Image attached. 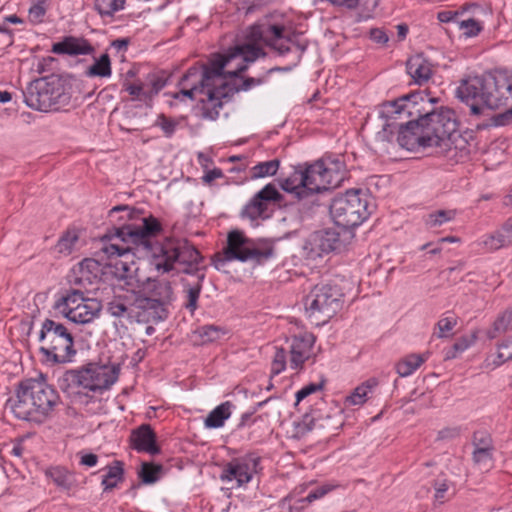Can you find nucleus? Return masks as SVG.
I'll return each mask as SVG.
<instances>
[{"instance_id": "53", "label": "nucleus", "mask_w": 512, "mask_h": 512, "mask_svg": "<svg viewBox=\"0 0 512 512\" xmlns=\"http://www.w3.org/2000/svg\"><path fill=\"white\" fill-rule=\"evenodd\" d=\"M46 13L44 2H38L30 7L29 19L33 23H40Z\"/></svg>"}, {"instance_id": "55", "label": "nucleus", "mask_w": 512, "mask_h": 512, "mask_svg": "<svg viewBox=\"0 0 512 512\" xmlns=\"http://www.w3.org/2000/svg\"><path fill=\"white\" fill-rule=\"evenodd\" d=\"M476 341V335L472 334L471 336H463L456 340L453 344L455 351L459 353L464 352L468 349L474 342Z\"/></svg>"}, {"instance_id": "37", "label": "nucleus", "mask_w": 512, "mask_h": 512, "mask_svg": "<svg viewBox=\"0 0 512 512\" xmlns=\"http://www.w3.org/2000/svg\"><path fill=\"white\" fill-rule=\"evenodd\" d=\"M49 475L54 481V483L63 489L69 490L74 485L75 480L73 475L64 468H52L49 471Z\"/></svg>"}, {"instance_id": "58", "label": "nucleus", "mask_w": 512, "mask_h": 512, "mask_svg": "<svg viewBox=\"0 0 512 512\" xmlns=\"http://www.w3.org/2000/svg\"><path fill=\"white\" fill-rule=\"evenodd\" d=\"M272 41L274 42V44H268V46L277 50L280 55L286 54L287 52L290 51L288 41L283 40V33L279 38H275Z\"/></svg>"}, {"instance_id": "56", "label": "nucleus", "mask_w": 512, "mask_h": 512, "mask_svg": "<svg viewBox=\"0 0 512 512\" xmlns=\"http://www.w3.org/2000/svg\"><path fill=\"white\" fill-rule=\"evenodd\" d=\"M242 62L241 58L237 59V60H234L231 64L229 65H226L224 66V68L222 69V75H221V80H215V84L216 85H220L221 83H225L228 87L229 85L225 82V78L228 76L230 78L232 77H236V75H231L230 74V71H235L237 66ZM241 72H239L237 74V76L240 74Z\"/></svg>"}, {"instance_id": "5", "label": "nucleus", "mask_w": 512, "mask_h": 512, "mask_svg": "<svg viewBox=\"0 0 512 512\" xmlns=\"http://www.w3.org/2000/svg\"><path fill=\"white\" fill-rule=\"evenodd\" d=\"M57 391L45 381L26 379L19 383L15 396L6 402L14 416L20 420L44 423L59 404Z\"/></svg>"}, {"instance_id": "24", "label": "nucleus", "mask_w": 512, "mask_h": 512, "mask_svg": "<svg viewBox=\"0 0 512 512\" xmlns=\"http://www.w3.org/2000/svg\"><path fill=\"white\" fill-rule=\"evenodd\" d=\"M51 51L55 54L76 56L91 54L94 52V48L85 39L66 37L64 40L54 43Z\"/></svg>"}, {"instance_id": "62", "label": "nucleus", "mask_w": 512, "mask_h": 512, "mask_svg": "<svg viewBox=\"0 0 512 512\" xmlns=\"http://www.w3.org/2000/svg\"><path fill=\"white\" fill-rule=\"evenodd\" d=\"M512 121V109L506 111L505 113L498 114L494 117V124L496 126H503Z\"/></svg>"}, {"instance_id": "19", "label": "nucleus", "mask_w": 512, "mask_h": 512, "mask_svg": "<svg viewBox=\"0 0 512 512\" xmlns=\"http://www.w3.org/2000/svg\"><path fill=\"white\" fill-rule=\"evenodd\" d=\"M281 188L294 195L298 200L304 199L312 194L319 193L316 178L312 172V165L306 168L298 167L294 172L281 182Z\"/></svg>"}, {"instance_id": "29", "label": "nucleus", "mask_w": 512, "mask_h": 512, "mask_svg": "<svg viewBox=\"0 0 512 512\" xmlns=\"http://www.w3.org/2000/svg\"><path fill=\"white\" fill-rule=\"evenodd\" d=\"M112 74L111 61L107 53L95 58L94 63L87 69L88 77H110Z\"/></svg>"}, {"instance_id": "38", "label": "nucleus", "mask_w": 512, "mask_h": 512, "mask_svg": "<svg viewBox=\"0 0 512 512\" xmlns=\"http://www.w3.org/2000/svg\"><path fill=\"white\" fill-rule=\"evenodd\" d=\"M433 487L435 504H443L454 495V490L451 489L450 484L446 479L435 480Z\"/></svg>"}, {"instance_id": "30", "label": "nucleus", "mask_w": 512, "mask_h": 512, "mask_svg": "<svg viewBox=\"0 0 512 512\" xmlns=\"http://www.w3.org/2000/svg\"><path fill=\"white\" fill-rule=\"evenodd\" d=\"M124 469L121 461H114L112 466L108 467L107 473L103 476L102 485L104 491L112 490L123 480Z\"/></svg>"}, {"instance_id": "26", "label": "nucleus", "mask_w": 512, "mask_h": 512, "mask_svg": "<svg viewBox=\"0 0 512 512\" xmlns=\"http://www.w3.org/2000/svg\"><path fill=\"white\" fill-rule=\"evenodd\" d=\"M232 407L233 404L230 401L218 405L205 418V427L210 429L222 427L225 421L231 416Z\"/></svg>"}, {"instance_id": "11", "label": "nucleus", "mask_w": 512, "mask_h": 512, "mask_svg": "<svg viewBox=\"0 0 512 512\" xmlns=\"http://www.w3.org/2000/svg\"><path fill=\"white\" fill-rule=\"evenodd\" d=\"M342 298L336 285L318 284L304 298L305 313L313 324L324 325L341 309Z\"/></svg>"}, {"instance_id": "51", "label": "nucleus", "mask_w": 512, "mask_h": 512, "mask_svg": "<svg viewBox=\"0 0 512 512\" xmlns=\"http://www.w3.org/2000/svg\"><path fill=\"white\" fill-rule=\"evenodd\" d=\"M497 359L496 365L512 360V340H505L498 345Z\"/></svg>"}, {"instance_id": "17", "label": "nucleus", "mask_w": 512, "mask_h": 512, "mask_svg": "<svg viewBox=\"0 0 512 512\" xmlns=\"http://www.w3.org/2000/svg\"><path fill=\"white\" fill-rule=\"evenodd\" d=\"M261 458L254 453L233 458L223 466L220 479L222 481L235 480L238 487L248 484L253 476L262 470Z\"/></svg>"}, {"instance_id": "22", "label": "nucleus", "mask_w": 512, "mask_h": 512, "mask_svg": "<svg viewBox=\"0 0 512 512\" xmlns=\"http://www.w3.org/2000/svg\"><path fill=\"white\" fill-rule=\"evenodd\" d=\"M315 343L312 333H303L294 336L290 343V367L294 370L302 368L306 360L311 356V350Z\"/></svg>"}, {"instance_id": "35", "label": "nucleus", "mask_w": 512, "mask_h": 512, "mask_svg": "<svg viewBox=\"0 0 512 512\" xmlns=\"http://www.w3.org/2000/svg\"><path fill=\"white\" fill-rule=\"evenodd\" d=\"M512 244V235L508 234L504 227L495 233L489 235L487 239L484 241V245L489 250H498L502 247L509 246Z\"/></svg>"}, {"instance_id": "45", "label": "nucleus", "mask_w": 512, "mask_h": 512, "mask_svg": "<svg viewBox=\"0 0 512 512\" xmlns=\"http://www.w3.org/2000/svg\"><path fill=\"white\" fill-rule=\"evenodd\" d=\"M329 420H330L329 416H327L324 419V418H314V417H310L308 415H305L303 417L302 422L299 424L298 427H299V430L302 433H305V432L312 431L315 428H325V427H327L328 425H326L324 423V421H329Z\"/></svg>"}, {"instance_id": "33", "label": "nucleus", "mask_w": 512, "mask_h": 512, "mask_svg": "<svg viewBox=\"0 0 512 512\" xmlns=\"http://www.w3.org/2000/svg\"><path fill=\"white\" fill-rule=\"evenodd\" d=\"M79 240V236L75 230H67L58 240L55 245V251L62 255H70L76 243Z\"/></svg>"}, {"instance_id": "57", "label": "nucleus", "mask_w": 512, "mask_h": 512, "mask_svg": "<svg viewBox=\"0 0 512 512\" xmlns=\"http://www.w3.org/2000/svg\"><path fill=\"white\" fill-rule=\"evenodd\" d=\"M126 91L136 98H148L144 83L142 84H126Z\"/></svg>"}, {"instance_id": "43", "label": "nucleus", "mask_w": 512, "mask_h": 512, "mask_svg": "<svg viewBox=\"0 0 512 512\" xmlns=\"http://www.w3.org/2000/svg\"><path fill=\"white\" fill-rule=\"evenodd\" d=\"M472 458L480 469L488 470L493 464V450L474 449Z\"/></svg>"}, {"instance_id": "60", "label": "nucleus", "mask_w": 512, "mask_h": 512, "mask_svg": "<svg viewBox=\"0 0 512 512\" xmlns=\"http://www.w3.org/2000/svg\"><path fill=\"white\" fill-rule=\"evenodd\" d=\"M370 38H371V40H373L374 42L379 43V44H385L389 40L385 31L378 29V28L371 29Z\"/></svg>"}, {"instance_id": "18", "label": "nucleus", "mask_w": 512, "mask_h": 512, "mask_svg": "<svg viewBox=\"0 0 512 512\" xmlns=\"http://www.w3.org/2000/svg\"><path fill=\"white\" fill-rule=\"evenodd\" d=\"M311 165L319 192L338 187L345 178L346 166L338 157H327Z\"/></svg>"}, {"instance_id": "32", "label": "nucleus", "mask_w": 512, "mask_h": 512, "mask_svg": "<svg viewBox=\"0 0 512 512\" xmlns=\"http://www.w3.org/2000/svg\"><path fill=\"white\" fill-rule=\"evenodd\" d=\"M163 470L164 468L161 464L143 462L138 471V476L144 484H153L159 480Z\"/></svg>"}, {"instance_id": "25", "label": "nucleus", "mask_w": 512, "mask_h": 512, "mask_svg": "<svg viewBox=\"0 0 512 512\" xmlns=\"http://www.w3.org/2000/svg\"><path fill=\"white\" fill-rule=\"evenodd\" d=\"M407 73L416 84L422 85L432 76L431 63L421 54L414 55L407 60Z\"/></svg>"}, {"instance_id": "36", "label": "nucleus", "mask_w": 512, "mask_h": 512, "mask_svg": "<svg viewBox=\"0 0 512 512\" xmlns=\"http://www.w3.org/2000/svg\"><path fill=\"white\" fill-rule=\"evenodd\" d=\"M94 7L101 17H112L124 9L125 0H95Z\"/></svg>"}, {"instance_id": "52", "label": "nucleus", "mask_w": 512, "mask_h": 512, "mask_svg": "<svg viewBox=\"0 0 512 512\" xmlns=\"http://www.w3.org/2000/svg\"><path fill=\"white\" fill-rule=\"evenodd\" d=\"M322 388H323V382L310 383V384L304 386L296 393V404H298L300 401H302L309 395L320 391Z\"/></svg>"}, {"instance_id": "50", "label": "nucleus", "mask_w": 512, "mask_h": 512, "mask_svg": "<svg viewBox=\"0 0 512 512\" xmlns=\"http://www.w3.org/2000/svg\"><path fill=\"white\" fill-rule=\"evenodd\" d=\"M460 29L464 30V34L467 37H473L478 35L482 31V25L480 22L473 18L462 20L459 22Z\"/></svg>"}, {"instance_id": "7", "label": "nucleus", "mask_w": 512, "mask_h": 512, "mask_svg": "<svg viewBox=\"0 0 512 512\" xmlns=\"http://www.w3.org/2000/svg\"><path fill=\"white\" fill-rule=\"evenodd\" d=\"M284 33V27L281 25H253L246 33V43L237 45L230 49L226 54H216L215 58L228 59L233 56L227 65L231 64L234 60L241 58L242 62L237 66L235 71H230L231 75H237L239 72H244L247 69V63L254 62L259 57H264L266 54L260 46L261 43L268 46L274 44L272 41L279 38Z\"/></svg>"}, {"instance_id": "39", "label": "nucleus", "mask_w": 512, "mask_h": 512, "mask_svg": "<svg viewBox=\"0 0 512 512\" xmlns=\"http://www.w3.org/2000/svg\"><path fill=\"white\" fill-rule=\"evenodd\" d=\"M510 329H512V312L506 311L496 319L492 329L487 332V336L490 339H494L499 334L505 333Z\"/></svg>"}, {"instance_id": "16", "label": "nucleus", "mask_w": 512, "mask_h": 512, "mask_svg": "<svg viewBox=\"0 0 512 512\" xmlns=\"http://www.w3.org/2000/svg\"><path fill=\"white\" fill-rule=\"evenodd\" d=\"M136 290H127L117 293L107 302V313L117 319H126L129 322L150 323L145 306L142 305Z\"/></svg>"}, {"instance_id": "28", "label": "nucleus", "mask_w": 512, "mask_h": 512, "mask_svg": "<svg viewBox=\"0 0 512 512\" xmlns=\"http://www.w3.org/2000/svg\"><path fill=\"white\" fill-rule=\"evenodd\" d=\"M376 379L371 378L363 384L356 387L353 393L345 398L346 406L362 405L367 400V395L373 388L377 386Z\"/></svg>"}, {"instance_id": "4", "label": "nucleus", "mask_w": 512, "mask_h": 512, "mask_svg": "<svg viewBox=\"0 0 512 512\" xmlns=\"http://www.w3.org/2000/svg\"><path fill=\"white\" fill-rule=\"evenodd\" d=\"M456 96L469 106L473 115L484 107L497 109L512 100V71L497 69L462 80Z\"/></svg>"}, {"instance_id": "40", "label": "nucleus", "mask_w": 512, "mask_h": 512, "mask_svg": "<svg viewBox=\"0 0 512 512\" xmlns=\"http://www.w3.org/2000/svg\"><path fill=\"white\" fill-rule=\"evenodd\" d=\"M195 333L202 339V342H213L220 339L225 331L222 327L216 325L200 326Z\"/></svg>"}, {"instance_id": "64", "label": "nucleus", "mask_w": 512, "mask_h": 512, "mask_svg": "<svg viewBox=\"0 0 512 512\" xmlns=\"http://www.w3.org/2000/svg\"><path fill=\"white\" fill-rule=\"evenodd\" d=\"M129 43H130L129 38H118V39L112 41L111 45L117 51H125V50H127Z\"/></svg>"}, {"instance_id": "1", "label": "nucleus", "mask_w": 512, "mask_h": 512, "mask_svg": "<svg viewBox=\"0 0 512 512\" xmlns=\"http://www.w3.org/2000/svg\"><path fill=\"white\" fill-rule=\"evenodd\" d=\"M142 211L128 205H118L109 211L110 221L118 224L114 228L115 236L124 243L133 244L151 258V264L162 273H168L175 264L182 265L186 274H197V282L184 284V307L191 312L198 308L204 273L199 274V263L203 260L200 252L186 239L163 237L159 220L152 215L142 216Z\"/></svg>"}, {"instance_id": "8", "label": "nucleus", "mask_w": 512, "mask_h": 512, "mask_svg": "<svg viewBox=\"0 0 512 512\" xmlns=\"http://www.w3.org/2000/svg\"><path fill=\"white\" fill-rule=\"evenodd\" d=\"M38 340L41 343L39 351L47 363H68L76 354L71 332L64 324L55 320L47 318L42 322Z\"/></svg>"}, {"instance_id": "6", "label": "nucleus", "mask_w": 512, "mask_h": 512, "mask_svg": "<svg viewBox=\"0 0 512 512\" xmlns=\"http://www.w3.org/2000/svg\"><path fill=\"white\" fill-rule=\"evenodd\" d=\"M71 87L59 75H49L29 83L23 93L24 102L41 112L58 111L71 102Z\"/></svg>"}, {"instance_id": "12", "label": "nucleus", "mask_w": 512, "mask_h": 512, "mask_svg": "<svg viewBox=\"0 0 512 512\" xmlns=\"http://www.w3.org/2000/svg\"><path fill=\"white\" fill-rule=\"evenodd\" d=\"M369 197L361 190H348L337 195L330 204V214L335 224L344 229L355 228L362 224L370 211Z\"/></svg>"}, {"instance_id": "47", "label": "nucleus", "mask_w": 512, "mask_h": 512, "mask_svg": "<svg viewBox=\"0 0 512 512\" xmlns=\"http://www.w3.org/2000/svg\"><path fill=\"white\" fill-rule=\"evenodd\" d=\"M457 325V317L450 314L446 317L441 318L437 323L438 338H445L448 333Z\"/></svg>"}, {"instance_id": "23", "label": "nucleus", "mask_w": 512, "mask_h": 512, "mask_svg": "<svg viewBox=\"0 0 512 512\" xmlns=\"http://www.w3.org/2000/svg\"><path fill=\"white\" fill-rule=\"evenodd\" d=\"M129 441L131 448L137 452L157 455L161 451L160 447L156 444V434L149 424H142L132 430Z\"/></svg>"}, {"instance_id": "34", "label": "nucleus", "mask_w": 512, "mask_h": 512, "mask_svg": "<svg viewBox=\"0 0 512 512\" xmlns=\"http://www.w3.org/2000/svg\"><path fill=\"white\" fill-rule=\"evenodd\" d=\"M279 166L280 161L278 159L259 162L251 168V178L258 179L267 176H273L277 173Z\"/></svg>"}, {"instance_id": "27", "label": "nucleus", "mask_w": 512, "mask_h": 512, "mask_svg": "<svg viewBox=\"0 0 512 512\" xmlns=\"http://www.w3.org/2000/svg\"><path fill=\"white\" fill-rule=\"evenodd\" d=\"M427 359L428 353L409 354L396 364V372L400 377H408L413 374Z\"/></svg>"}, {"instance_id": "44", "label": "nucleus", "mask_w": 512, "mask_h": 512, "mask_svg": "<svg viewBox=\"0 0 512 512\" xmlns=\"http://www.w3.org/2000/svg\"><path fill=\"white\" fill-rule=\"evenodd\" d=\"M155 125L161 128L165 137L171 138L179 125V120L160 114L157 117Z\"/></svg>"}, {"instance_id": "46", "label": "nucleus", "mask_w": 512, "mask_h": 512, "mask_svg": "<svg viewBox=\"0 0 512 512\" xmlns=\"http://www.w3.org/2000/svg\"><path fill=\"white\" fill-rule=\"evenodd\" d=\"M286 367V350L282 347H275V354L271 363V374L278 375Z\"/></svg>"}, {"instance_id": "13", "label": "nucleus", "mask_w": 512, "mask_h": 512, "mask_svg": "<svg viewBox=\"0 0 512 512\" xmlns=\"http://www.w3.org/2000/svg\"><path fill=\"white\" fill-rule=\"evenodd\" d=\"M53 309L70 322L85 325L99 317L102 304L95 298L85 297L79 290L70 289L54 302Z\"/></svg>"}, {"instance_id": "63", "label": "nucleus", "mask_w": 512, "mask_h": 512, "mask_svg": "<svg viewBox=\"0 0 512 512\" xmlns=\"http://www.w3.org/2000/svg\"><path fill=\"white\" fill-rule=\"evenodd\" d=\"M223 172L219 168H214L212 170H209L203 177V180L207 183H211L215 179L223 177Z\"/></svg>"}, {"instance_id": "42", "label": "nucleus", "mask_w": 512, "mask_h": 512, "mask_svg": "<svg viewBox=\"0 0 512 512\" xmlns=\"http://www.w3.org/2000/svg\"><path fill=\"white\" fill-rule=\"evenodd\" d=\"M145 88L147 89L146 94L148 98H152L157 95L166 85V80L155 73L148 74L146 81L144 82Z\"/></svg>"}, {"instance_id": "31", "label": "nucleus", "mask_w": 512, "mask_h": 512, "mask_svg": "<svg viewBox=\"0 0 512 512\" xmlns=\"http://www.w3.org/2000/svg\"><path fill=\"white\" fill-rule=\"evenodd\" d=\"M456 214V210H436L425 216L424 223L428 228H437L454 220Z\"/></svg>"}, {"instance_id": "49", "label": "nucleus", "mask_w": 512, "mask_h": 512, "mask_svg": "<svg viewBox=\"0 0 512 512\" xmlns=\"http://www.w3.org/2000/svg\"><path fill=\"white\" fill-rule=\"evenodd\" d=\"M474 449L494 450L491 436L483 431L475 432L473 435Z\"/></svg>"}, {"instance_id": "20", "label": "nucleus", "mask_w": 512, "mask_h": 512, "mask_svg": "<svg viewBox=\"0 0 512 512\" xmlns=\"http://www.w3.org/2000/svg\"><path fill=\"white\" fill-rule=\"evenodd\" d=\"M282 195L273 184H267L243 208L241 215L251 220L268 218L270 216L268 206L271 203H278Z\"/></svg>"}, {"instance_id": "10", "label": "nucleus", "mask_w": 512, "mask_h": 512, "mask_svg": "<svg viewBox=\"0 0 512 512\" xmlns=\"http://www.w3.org/2000/svg\"><path fill=\"white\" fill-rule=\"evenodd\" d=\"M118 378V369L105 365L88 364L78 370L66 371L60 379L64 391L83 388L92 392L108 390Z\"/></svg>"}, {"instance_id": "2", "label": "nucleus", "mask_w": 512, "mask_h": 512, "mask_svg": "<svg viewBox=\"0 0 512 512\" xmlns=\"http://www.w3.org/2000/svg\"><path fill=\"white\" fill-rule=\"evenodd\" d=\"M437 102L438 98L423 90L384 104L387 116L397 119L405 114L411 119L406 123H386L378 137L390 141L388 134H393V129L397 128V141L401 147L410 151L436 147L439 153L448 155L453 145L457 149L461 137L454 111L446 107L436 108Z\"/></svg>"}, {"instance_id": "59", "label": "nucleus", "mask_w": 512, "mask_h": 512, "mask_svg": "<svg viewBox=\"0 0 512 512\" xmlns=\"http://www.w3.org/2000/svg\"><path fill=\"white\" fill-rule=\"evenodd\" d=\"M80 464L87 467H94L98 462V456L93 453L79 452Z\"/></svg>"}, {"instance_id": "48", "label": "nucleus", "mask_w": 512, "mask_h": 512, "mask_svg": "<svg viewBox=\"0 0 512 512\" xmlns=\"http://www.w3.org/2000/svg\"><path fill=\"white\" fill-rule=\"evenodd\" d=\"M470 8H477L476 4H466L461 7L460 11H441L438 13L437 18L440 22L448 23L455 22L459 25L458 17L463 14L465 11H468Z\"/></svg>"}, {"instance_id": "54", "label": "nucleus", "mask_w": 512, "mask_h": 512, "mask_svg": "<svg viewBox=\"0 0 512 512\" xmlns=\"http://www.w3.org/2000/svg\"><path fill=\"white\" fill-rule=\"evenodd\" d=\"M331 489L328 486L317 487L310 491L308 495L299 500L300 503H312L313 501L325 496Z\"/></svg>"}, {"instance_id": "9", "label": "nucleus", "mask_w": 512, "mask_h": 512, "mask_svg": "<svg viewBox=\"0 0 512 512\" xmlns=\"http://www.w3.org/2000/svg\"><path fill=\"white\" fill-rule=\"evenodd\" d=\"M274 254V248L270 244L263 247L257 246L247 238L240 230H233L228 234L227 246L223 254H216L213 259L214 266L220 270L226 262L238 260L241 262L254 261L258 264L270 259Z\"/></svg>"}, {"instance_id": "3", "label": "nucleus", "mask_w": 512, "mask_h": 512, "mask_svg": "<svg viewBox=\"0 0 512 512\" xmlns=\"http://www.w3.org/2000/svg\"><path fill=\"white\" fill-rule=\"evenodd\" d=\"M232 58L233 56L228 59H220L214 56L210 60L209 66L190 67L181 78L180 84L183 89L175 95V98H179L181 95L193 99V95L197 92L204 94L205 98L200 100L202 117L216 120L223 107L222 99H229L233 95L234 89L225 83L216 85L215 80H221L222 69Z\"/></svg>"}, {"instance_id": "14", "label": "nucleus", "mask_w": 512, "mask_h": 512, "mask_svg": "<svg viewBox=\"0 0 512 512\" xmlns=\"http://www.w3.org/2000/svg\"><path fill=\"white\" fill-rule=\"evenodd\" d=\"M150 323H159L168 316L166 306L173 299V288L167 280L148 278L136 291Z\"/></svg>"}, {"instance_id": "61", "label": "nucleus", "mask_w": 512, "mask_h": 512, "mask_svg": "<svg viewBox=\"0 0 512 512\" xmlns=\"http://www.w3.org/2000/svg\"><path fill=\"white\" fill-rule=\"evenodd\" d=\"M460 434L459 428H445L438 432L439 440L454 439Z\"/></svg>"}, {"instance_id": "21", "label": "nucleus", "mask_w": 512, "mask_h": 512, "mask_svg": "<svg viewBox=\"0 0 512 512\" xmlns=\"http://www.w3.org/2000/svg\"><path fill=\"white\" fill-rule=\"evenodd\" d=\"M340 246V234L334 229L315 231L307 239L304 249L311 259L321 257L336 250Z\"/></svg>"}, {"instance_id": "41", "label": "nucleus", "mask_w": 512, "mask_h": 512, "mask_svg": "<svg viewBox=\"0 0 512 512\" xmlns=\"http://www.w3.org/2000/svg\"><path fill=\"white\" fill-rule=\"evenodd\" d=\"M126 247L129 249V253L124 255V257H128L131 254V248L129 246ZM121 258H123V256H113L111 259H107V266H114L116 277L124 279L128 277L130 265L127 261H124Z\"/></svg>"}, {"instance_id": "15", "label": "nucleus", "mask_w": 512, "mask_h": 512, "mask_svg": "<svg viewBox=\"0 0 512 512\" xmlns=\"http://www.w3.org/2000/svg\"><path fill=\"white\" fill-rule=\"evenodd\" d=\"M129 253V249L124 245L107 243L103 240L102 246L96 253L97 259L85 258L74 269V283L83 287L93 285L101 280L103 268L107 266V259L113 256H124Z\"/></svg>"}]
</instances>
